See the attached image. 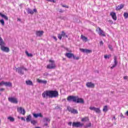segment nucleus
Wrapping results in <instances>:
<instances>
[{"instance_id":"obj_1","label":"nucleus","mask_w":128,"mask_h":128,"mask_svg":"<svg viewBox=\"0 0 128 128\" xmlns=\"http://www.w3.org/2000/svg\"><path fill=\"white\" fill-rule=\"evenodd\" d=\"M43 98H52L58 96V92L57 90H46L42 94Z\"/></svg>"},{"instance_id":"obj_2","label":"nucleus","mask_w":128,"mask_h":128,"mask_svg":"<svg viewBox=\"0 0 128 128\" xmlns=\"http://www.w3.org/2000/svg\"><path fill=\"white\" fill-rule=\"evenodd\" d=\"M50 64L47 66V68L52 70V68H56V64H54V60H49Z\"/></svg>"},{"instance_id":"obj_3","label":"nucleus","mask_w":128,"mask_h":128,"mask_svg":"<svg viewBox=\"0 0 128 128\" xmlns=\"http://www.w3.org/2000/svg\"><path fill=\"white\" fill-rule=\"evenodd\" d=\"M76 100H78V96H70L67 98L68 102H76Z\"/></svg>"},{"instance_id":"obj_4","label":"nucleus","mask_w":128,"mask_h":128,"mask_svg":"<svg viewBox=\"0 0 128 128\" xmlns=\"http://www.w3.org/2000/svg\"><path fill=\"white\" fill-rule=\"evenodd\" d=\"M72 126L74 128H82L84 126V124L80 122H74L72 124Z\"/></svg>"},{"instance_id":"obj_5","label":"nucleus","mask_w":128,"mask_h":128,"mask_svg":"<svg viewBox=\"0 0 128 128\" xmlns=\"http://www.w3.org/2000/svg\"><path fill=\"white\" fill-rule=\"evenodd\" d=\"M67 110H68V112H70L71 114H78V110L70 108V106H68Z\"/></svg>"},{"instance_id":"obj_6","label":"nucleus","mask_w":128,"mask_h":128,"mask_svg":"<svg viewBox=\"0 0 128 128\" xmlns=\"http://www.w3.org/2000/svg\"><path fill=\"white\" fill-rule=\"evenodd\" d=\"M16 70L18 72V74H20L21 76H22V74H24V71L28 70L24 68V67H21L20 68H17L16 69Z\"/></svg>"},{"instance_id":"obj_7","label":"nucleus","mask_w":128,"mask_h":128,"mask_svg":"<svg viewBox=\"0 0 128 128\" xmlns=\"http://www.w3.org/2000/svg\"><path fill=\"white\" fill-rule=\"evenodd\" d=\"M6 45H2L0 46V50L2 52H10V48L8 47H6L5 46Z\"/></svg>"},{"instance_id":"obj_8","label":"nucleus","mask_w":128,"mask_h":128,"mask_svg":"<svg viewBox=\"0 0 128 128\" xmlns=\"http://www.w3.org/2000/svg\"><path fill=\"white\" fill-rule=\"evenodd\" d=\"M8 100L12 104H18V99L14 97H9L8 98Z\"/></svg>"},{"instance_id":"obj_9","label":"nucleus","mask_w":128,"mask_h":128,"mask_svg":"<svg viewBox=\"0 0 128 128\" xmlns=\"http://www.w3.org/2000/svg\"><path fill=\"white\" fill-rule=\"evenodd\" d=\"M89 108L90 110H94V112H96V114H100L101 112L100 108H96L94 106H90Z\"/></svg>"},{"instance_id":"obj_10","label":"nucleus","mask_w":128,"mask_h":128,"mask_svg":"<svg viewBox=\"0 0 128 128\" xmlns=\"http://www.w3.org/2000/svg\"><path fill=\"white\" fill-rule=\"evenodd\" d=\"M17 111L24 116L26 114V110L22 107L17 108Z\"/></svg>"},{"instance_id":"obj_11","label":"nucleus","mask_w":128,"mask_h":128,"mask_svg":"<svg viewBox=\"0 0 128 128\" xmlns=\"http://www.w3.org/2000/svg\"><path fill=\"white\" fill-rule=\"evenodd\" d=\"M96 31L98 32L99 36H106V34L104 32V30H102L100 28H96Z\"/></svg>"},{"instance_id":"obj_12","label":"nucleus","mask_w":128,"mask_h":128,"mask_svg":"<svg viewBox=\"0 0 128 128\" xmlns=\"http://www.w3.org/2000/svg\"><path fill=\"white\" fill-rule=\"evenodd\" d=\"M118 66V61H117V58L116 56L114 57V64L110 67V69L112 70L113 68H114Z\"/></svg>"},{"instance_id":"obj_13","label":"nucleus","mask_w":128,"mask_h":128,"mask_svg":"<svg viewBox=\"0 0 128 128\" xmlns=\"http://www.w3.org/2000/svg\"><path fill=\"white\" fill-rule=\"evenodd\" d=\"M80 50L82 52H84L85 54H91V52H92V50H91L80 48Z\"/></svg>"},{"instance_id":"obj_14","label":"nucleus","mask_w":128,"mask_h":128,"mask_svg":"<svg viewBox=\"0 0 128 128\" xmlns=\"http://www.w3.org/2000/svg\"><path fill=\"white\" fill-rule=\"evenodd\" d=\"M86 86L90 88H94V84L92 82H88L86 83Z\"/></svg>"},{"instance_id":"obj_15","label":"nucleus","mask_w":128,"mask_h":128,"mask_svg":"<svg viewBox=\"0 0 128 128\" xmlns=\"http://www.w3.org/2000/svg\"><path fill=\"white\" fill-rule=\"evenodd\" d=\"M44 31L42 30H38V31H36V36H40V37H41V36H42V35L44 34Z\"/></svg>"},{"instance_id":"obj_16","label":"nucleus","mask_w":128,"mask_h":128,"mask_svg":"<svg viewBox=\"0 0 128 128\" xmlns=\"http://www.w3.org/2000/svg\"><path fill=\"white\" fill-rule=\"evenodd\" d=\"M110 16H112V20H117V17H116V14L114 12H111L110 13Z\"/></svg>"},{"instance_id":"obj_17","label":"nucleus","mask_w":128,"mask_h":128,"mask_svg":"<svg viewBox=\"0 0 128 128\" xmlns=\"http://www.w3.org/2000/svg\"><path fill=\"white\" fill-rule=\"evenodd\" d=\"M36 12V9H34V10H32L30 8L27 9L28 14H34V12Z\"/></svg>"},{"instance_id":"obj_18","label":"nucleus","mask_w":128,"mask_h":128,"mask_svg":"<svg viewBox=\"0 0 128 128\" xmlns=\"http://www.w3.org/2000/svg\"><path fill=\"white\" fill-rule=\"evenodd\" d=\"M76 102H77V104H84V101L82 98H78V96H77V99Z\"/></svg>"},{"instance_id":"obj_19","label":"nucleus","mask_w":128,"mask_h":128,"mask_svg":"<svg viewBox=\"0 0 128 128\" xmlns=\"http://www.w3.org/2000/svg\"><path fill=\"white\" fill-rule=\"evenodd\" d=\"M65 56L68 58H71L74 56V54L67 52L65 54Z\"/></svg>"},{"instance_id":"obj_20","label":"nucleus","mask_w":128,"mask_h":128,"mask_svg":"<svg viewBox=\"0 0 128 128\" xmlns=\"http://www.w3.org/2000/svg\"><path fill=\"white\" fill-rule=\"evenodd\" d=\"M124 5L122 4H120L118 6H116V10H120L122 8H124Z\"/></svg>"},{"instance_id":"obj_21","label":"nucleus","mask_w":128,"mask_h":128,"mask_svg":"<svg viewBox=\"0 0 128 128\" xmlns=\"http://www.w3.org/2000/svg\"><path fill=\"white\" fill-rule=\"evenodd\" d=\"M0 16L6 20H8V16H6L4 14H2V12H0Z\"/></svg>"},{"instance_id":"obj_22","label":"nucleus","mask_w":128,"mask_h":128,"mask_svg":"<svg viewBox=\"0 0 128 128\" xmlns=\"http://www.w3.org/2000/svg\"><path fill=\"white\" fill-rule=\"evenodd\" d=\"M37 82L39 83V84H46L48 82L46 80H42L40 79H38L37 80Z\"/></svg>"},{"instance_id":"obj_23","label":"nucleus","mask_w":128,"mask_h":128,"mask_svg":"<svg viewBox=\"0 0 128 128\" xmlns=\"http://www.w3.org/2000/svg\"><path fill=\"white\" fill-rule=\"evenodd\" d=\"M33 116L34 118H38V116H40V118H42V114L41 113L37 114H34Z\"/></svg>"},{"instance_id":"obj_24","label":"nucleus","mask_w":128,"mask_h":128,"mask_svg":"<svg viewBox=\"0 0 128 128\" xmlns=\"http://www.w3.org/2000/svg\"><path fill=\"white\" fill-rule=\"evenodd\" d=\"M26 82L27 86H34V84H32V82L30 81V80H26Z\"/></svg>"},{"instance_id":"obj_25","label":"nucleus","mask_w":128,"mask_h":128,"mask_svg":"<svg viewBox=\"0 0 128 128\" xmlns=\"http://www.w3.org/2000/svg\"><path fill=\"white\" fill-rule=\"evenodd\" d=\"M6 46V43L4 42L2 37H0V46Z\"/></svg>"},{"instance_id":"obj_26","label":"nucleus","mask_w":128,"mask_h":128,"mask_svg":"<svg viewBox=\"0 0 128 128\" xmlns=\"http://www.w3.org/2000/svg\"><path fill=\"white\" fill-rule=\"evenodd\" d=\"M88 120H89L88 118V117H84V118H82V120H81V121L82 122H88Z\"/></svg>"},{"instance_id":"obj_27","label":"nucleus","mask_w":128,"mask_h":128,"mask_svg":"<svg viewBox=\"0 0 128 128\" xmlns=\"http://www.w3.org/2000/svg\"><path fill=\"white\" fill-rule=\"evenodd\" d=\"M102 110L104 112H106L108 110V106H104Z\"/></svg>"},{"instance_id":"obj_28","label":"nucleus","mask_w":128,"mask_h":128,"mask_svg":"<svg viewBox=\"0 0 128 128\" xmlns=\"http://www.w3.org/2000/svg\"><path fill=\"white\" fill-rule=\"evenodd\" d=\"M30 120H32V116L28 115L26 118V121L28 122H30Z\"/></svg>"},{"instance_id":"obj_29","label":"nucleus","mask_w":128,"mask_h":128,"mask_svg":"<svg viewBox=\"0 0 128 128\" xmlns=\"http://www.w3.org/2000/svg\"><path fill=\"white\" fill-rule=\"evenodd\" d=\"M81 38L82 40L84 42H86L88 40V38L86 36H84V35L81 36Z\"/></svg>"},{"instance_id":"obj_30","label":"nucleus","mask_w":128,"mask_h":128,"mask_svg":"<svg viewBox=\"0 0 128 128\" xmlns=\"http://www.w3.org/2000/svg\"><path fill=\"white\" fill-rule=\"evenodd\" d=\"M90 126H92V122H89L86 124L84 128H90Z\"/></svg>"},{"instance_id":"obj_31","label":"nucleus","mask_w":128,"mask_h":128,"mask_svg":"<svg viewBox=\"0 0 128 128\" xmlns=\"http://www.w3.org/2000/svg\"><path fill=\"white\" fill-rule=\"evenodd\" d=\"M6 86H12V83L10 82H5Z\"/></svg>"},{"instance_id":"obj_32","label":"nucleus","mask_w":128,"mask_h":128,"mask_svg":"<svg viewBox=\"0 0 128 128\" xmlns=\"http://www.w3.org/2000/svg\"><path fill=\"white\" fill-rule=\"evenodd\" d=\"M25 52L28 56H29L30 58H32V54L30 53H28V51H26Z\"/></svg>"},{"instance_id":"obj_33","label":"nucleus","mask_w":128,"mask_h":128,"mask_svg":"<svg viewBox=\"0 0 128 128\" xmlns=\"http://www.w3.org/2000/svg\"><path fill=\"white\" fill-rule=\"evenodd\" d=\"M8 119L9 120L10 122H14V118L12 116H10L8 118Z\"/></svg>"},{"instance_id":"obj_34","label":"nucleus","mask_w":128,"mask_h":128,"mask_svg":"<svg viewBox=\"0 0 128 128\" xmlns=\"http://www.w3.org/2000/svg\"><path fill=\"white\" fill-rule=\"evenodd\" d=\"M44 122H50V118H44Z\"/></svg>"},{"instance_id":"obj_35","label":"nucleus","mask_w":128,"mask_h":128,"mask_svg":"<svg viewBox=\"0 0 128 128\" xmlns=\"http://www.w3.org/2000/svg\"><path fill=\"white\" fill-rule=\"evenodd\" d=\"M62 36H66V38H68V35L66 34V32H64V31L62 32V34H60Z\"/></svg>"},{"instance_id":"obj_36","label":"nucleus","mask_w":128,"mask_h":128,"mask_svg":"<svg viewBox=\"0 0 128 128\" xmlns=\"http://www.w3.org/2000/svg\"><path fill=\"white\" fill-rule=\"evenodd\" d=\"M72 58L74 60H80V58L78 56H74V54Z\"/></svg>"},{"instance_id":"obj_37","label":"nucleus","mask_w":128,"mask_h":128,"mask_svg":"<svg viewBox=\"0 0 128 128\" xmlns=\"http://www.w3.org/2000/svg\"><path fill=\"white\" fill-rule=\"evenodd\" d=\"M110 56H112V55H110V54L104 56V58H106H106H110Z\"/></svg>"},{"instance_id":"obj_38","label":"nucleus","mask_w":128,"mask_h":128,"mask_svg":"<svg viewBox=\"0 0 128 128\" xmlns=\"http://www.w3.org/2000/svg\"><path fill=\"white\" fill-rule=\"evenodd\" d=\"M0 22L2 24V26H4V19L0 20Z\"/></svg>"},{"instance_id":"obj_39","label":"nucleus","mask_w":128,"mask_h":128,"mask_svg":"<svg viewBox=\"0 0 128 128\" xmlns=\"http://www.w3.org/2000/svg\"><path fill=\"white\" fill-rule=\"evenodd\" d=\"M124 16L125 18H128V13L124 12Z\"/></svg>"},{"instance_id":"obj_40","label":"nucleus","mask_w":128,"mask_h":128,"mask_svg":"<svg viewBox=\"0 0 128 128\" xmlns=\"http://www.w3.org/2000/svg\"><path fill=\"white\" fill-rule=\"evenodd\" d=\"M31 124H36V120H32Z\"/></svg>"},{"instance_id":"obj_41","label":"nucleus","mask_w":128,"mask_h":128,"mask_svg":"<svg viewBox=\"0 0 128 128\" xmlns=\"http://www.w3.org/2000/svg\"><path fill=\"white\" fill-rule=\"evenodd\" d=\"M5 86L4 81H2V82H0V86Z\"/></svg>"},{"instance_id":"obj_42","label":"nucleus","mask_w":128,"mask_h":128,"mask_svg":"<svg viewBox=\"0 0 128 128\" xmlns=\"http://www.w3.org/2000/svg\"><path fill=\"white\" fill-rule=\"evenodd\" d=\"M62 36L60 34H58V38H59V40H61L62 38Z\"/></svg>"},{"instance_id":"obj_43","label":"nucleus","mask_w":128,"mask_h":128,"mask_svg":"<svg viewBox=\"0 0 128 128\" xmlns=\"http://www.w3.org/2000/svg\"><path fill=\"white\" fill-rule=\"evenodd\" d=\"M108 48H109L110 50H114V48H112V46L111 45H109Z\"/></svg>"},{"instance_id":"obj_44","label":"nucleus","mask_w":128,"mask_h":128,"mask_svg":"<svg viewBox=\"0 0 128 128\" xmlns=\"http://www.w3.org/2000/svg\"><path fill=\"white\" fill-rule=\"evenodd\" d=\"M47 2H56V0H46Z\"/></svg>"},{"instance_id":"obj_45","label":"nucleus","mask_w":128,"mask_h":128,"mask_svg":"<svg viewBox=\"0 0 128 128\" xmlns=\"http://www.w3.org/2000/svg\"><path fill=\"white\" fill-rule=\"evenodd\" d=\"M120 116V118H126V116H124L122 113H121Z\"/></svg>"},{"instance_id":"obj_46","label":"nucleus","mask_w":128,"mask_h":128,"mask_svg":"<svg viewBox=\"0 0 128 128\" xmlns=\"http://www.w3.org/2000/svg\"><path fill=\"white\" fill-rule=\"evenodd\" d=\"M52 38L55 40H58V38H56V37L55 36H52Z\"/></svg>"},{"instance_id":"obj_47","label":"nucleus","mask_w":128,"mask_h":128,"mask_svg":"<svg viewBox=\"0 0 128 128\" xmlns=\"http://www.w3.org/2000/svg\"><path fill=\"white\" fill-rule=\"evenodd\" d=\"M128 76H124V80H128Z\"/></svg>"},{"instance_id":"obj_48","label":"nucleus","mask_w":128,"mask_h":128,"mask_svg":"<svg viewBox=\"0 0 128 128\" xmlns=\"http://www.w3.org/2000/svg\"><path fill=\"white\" fill-rule=\"evenodd\" d=\"M22 120H24V122H26V119L24 117L21 118Z\"/></svg>"},{"instance_id":"obj_49","label":"nucleus","mask_w":128,"mask_h":128,"mask_svg":"<svg viewBox=\"0 0 128 128\" xmlns=\"http://www.w3.org/2000/svg\"><path fill=\"white\" fill-rule=\"evenodd\" d=\"M100 46H102V44H104V42H102V41H100Z\"/></svg>"},{"instance_id":"obj_50","label":"nucleus","mask_w":128,"mask_h":128,"mask_svg":"<svg viewBox=\"0 0 128 128\" xmlns=\"http://www.w3.org/2000/svg\"><path fill=\"white\" fill-rule=\"evenodd\" d=\"M4 90V88H2L0 89V92H2Z\"/></svg>"},{"instance_id":"obj_51","label":"nucleus","mask_w":128,"mask_h":128,"mask_svg":"<svg viewBox=\"0 0 128 128\" xmlns=\"http://www.w3.org/2000/svg\"><path fill=\"white\" fill-rule=\"evenodd\" d=\"M125 115L128 116V110L125 113Z\"/></svg>"},{"instance_id":"obj_52","label":"nucleus","mask_w":128,"mask_h":128,"mask_svg":"<svg viewBox=\"0 0 128 128\" xmlns=\"http://www.w3.org/2000/svg\"><path fill=\"white\" fill-rule=\"evenodd\" d=\"M68 124H69L70 126H72V122H69V123H68Z\"/></svg>"},{"instance_id":"obj_53","label":"nucleus","mask_w":128,"mask_h":128,"mask_svg":"<svg viewBox=\"0 0 128 128\" xmlns=\"http://www.w3.org/2000/svg\"><path fill=\"white\" fill-rule=\"evenodd\" d=\"M63 6L64 8H66V6Z\"/></svg>"},{"instance_id":"obj_54","label":"nucleus","mask_w":128,"mask_h":128,"mask_svg":"<svg viewBox=\"0 0 128 128\" xmlns=\"http://www.w3.org/2000/svg\"><path fill=\"white\" fill-rule=\"evenodd\" d=\"M113 118H114V120H116V116H114Z\"/></svg>"},{"instance_id":"obj_55","label":"nucleus","mask_w":128,"mask_h":128,"mask_svg":"<svg viewBox=\"0 0 128 128\" xmlns=\"http://www.w3.org/2000/svg\"><path fill=\"white\" fill-rule=\"evenodd\" d=\"M35 128H40V127H36Z\"/></svg>"},{"instance_id":"obj_56","label":"nucleus","mask_w":128,"mask_h":128,"mask_svg":"<svg viewBox=\"0 0 128 128\" xmlns=\"http://www.w3.org/2000/svg\"><path fill=\"white\" fill-rule=\"evenodd\" d=\"M18 118H20V116H18Z\"/></svg>"},{"instance_id":"obj_57","label":"nucleus","mask_w":128,"mask_h":128,"mask_svg":"<svg viewBox=\"0 0 128 128\" xmlns=\"http://www.w3.org/2000/svg\"><path fill=\"white\" fill-rule=\"evenodd\" d=\"M45 126H48V124H45Z\"/></svg>"}]
</instances>
